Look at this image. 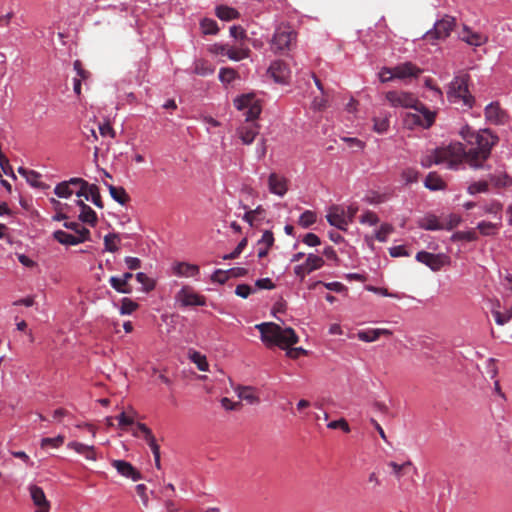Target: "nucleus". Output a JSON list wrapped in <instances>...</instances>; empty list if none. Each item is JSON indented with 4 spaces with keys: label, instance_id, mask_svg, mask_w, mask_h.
Segmentation results:
<instances>
[{
    "label": "nucleus",
    "instance_id": "nucleus-53",
    "mask_svg": "<svg viewBox=\"0 0 512 512\" xmlns=\"http://www.w3.org/2000/svg\"><path fill=\"white\" fill-rule=\"evenodd\" d=\"M358 338L364 342H373V341H376L377 339H379L378 332L376 331V329L360 331L358 333Z\"/></svg>",
    "mask_w": 512,
    "mask_h": 512
},
{
    "label": "nucleus",
    "instance_id": "nucleus-14",
    "mask_svg": "<svg viewBox=\"0 0 512 512\" xmlns=\"http://www.w3.org/2000/svg\"><path fill=\"white\" fill-rule=\"evenodd\" d=\"M268 72L271 74V77L277 83H287L290 78L291 71L288 65L282 60H276L271 63Z\"/></svg>",
    "mask_w": 512,
    "mask_h": 512
},
{
    "label": "nucleus",
    "instance_id": "nucleus-54",
    "mask_svg": "<svg viewBox=\"0 0 512 512\" xmlns=\"http://www.w3.org/2000/svg\"><path fill=\"white\" fill-rule=\"evenodd\" d=\"M247 239L243 238L237 245V247L229 254L224 255V260H231L237 258L247 246Z\"/></svg>",
    "mask_w": 512,
    "mask_h": 512
},
{
    "label": "nucleus",
    "instance_id": "nucleus-61",
    "mask_svg": "<svg viewBox=\"0 0 512 512\" xmlns=\"http://www.w3.org/2000/svg\"><path fill=\"white\" fill-rule=\"evenodd\" d=\"M327 427L329 429H342L346 433L350 432V427L347 421L343 418L329 422Z\"/></svg>",
    "mask_w": 512,
    "mask_h": 512
},
{
    "label": "nucleus",
    "instance_id": "nucleus-35",
    "mask_svg": "<svg viewBox=\"0 0 512 512\" xmlns=\"http://www.w3.org/2000/svg\"><path fill=\"white\" fill-rule=\"evenodd\" d=\"M304 264L306 266L307 273H310L321 268L324 264V260L320 256L309 254Z\"/></svg>",
    "mask_w": 512,
    "mask_h": 512
},
{
    "label": "nucleus",
    "instance_id": "nucleus-18",
    "mask_svg": "<svg viewBox=\"0 0 512 512\" xmlns=\"http://www.w3.org/2000/svg\"><path fill=\"white\" fill-rule=\"evenodd\" d=\"M395 78L406 79L409 77H417L422 70L411 62L399 64L393 68Z\"/></svg>",
    "mask_w": 512,
    "mask_h": 512
},
{
    "label": "nucleus",
    "instance_id": "nucleus-17",
    "mask_svg": "<svg viewBox=\"0 0 512 512\" xmlns=\"http://www.w3.org/2000/svg\"><path fill=\"white\" fill-rule=\"evenodd\" d=\"M235 393L238 397L239 405L242 401L247 404H256L259 402V396L254 386H234Z\"/></svg>",
    "mask_w": 512,
    "mask_h": 512
},
{
    "label": "nucleus",
    "instance_id": "nucleus-44",
    "mask_svg": "<svg viewBox=\"0 0 512 512\" xmlns=\"http://www.w3.org/2000/svg\"><path fill=\"white\" fill-rule=\"evenodd\" d=\"M136 280L143 285V290L145 292L152 291L155 288V281L149 278L145 273H137Z\"/></svg>",
    "mask_w": 512,
    "mask_h": 512
},
{
    "label": "nucleus",
    "instance_id": "nucleus-39",
    "mask_svg": "<svg viewBox=\"0 0 512 512\" xmlns=\"http://www.w3.org/2000/svg\"><path fill=\"white\" fill-rule=\"evenodd\" d=\"M142 429L145 431L146 433V436L148 438V441H147V444L149 445V447L151 448L152 450V453H153V456H154V459H158L160 458V447L159 445L156 443V439L154 437V435L152 434V431L149 427H143L142 426Z\"/></svg>",
    "mask_w": 512,
    "mask_h": 512
},
{
    "label": "nucleus",
    "instance_id": "nucleus-20",
    "mask_svg": "<svg viewBox=\"0 0 512 512\" xmlns=\"http://www.w3.org/2000/svg\"><path fill=\"white\" fill-rule=\"evenodd\" d=\"M460 38L471 46H481L488 40L487 36L478 32H473L467 26L464 27Z\"/></svg>",
    "mask_w": 512,
    "mask_h": 512
},
{
    "label": "nucleus",
    "instance_id": "nucleus-5",
    "mask_svg": "<svg viewBox=\"0 0 512 512\" xmlns=\"http://www.w3.org/2000/svg\"><path fill=\"white\" fill-rule=\"evenodd\" d=\"M464 155V145L460 142L451 143L446 147L435 149L432 153L421 159V165L425 168L433 164L447 163L449 169H457Z\"/></svg>",
    "mask_w": 512,
    "mask_h": 512
},
{
    "label": "nucleus",
    "instance_id": "nucleus-3",
    "mask_svg": "<svg viewBox=\"0 0 512 512\" xmlns=\"http://www.w3.org/2000/svg\"><path fill=\"white\" fill-rule=\"evenodd\" d=\"M477 147L468 151L464 149L461 163L465 160L474 169L484 168V163L489 159L492 148L498 143L499 138L490 129L479 131L475 136Z\"/></svg>",
    "mask_w": 512,
    "mask_h": 512
},
{
    "label": "nucleus",
    "instance_id": "nucleus-25",
    "mask_svg": "<svg viewBox=\"0 0 512 512\" xmlns=\"http://www.w3.org/2000/svg\"><path fill=\"white\" fill-rule=\"evenodd\" d=\"M109 283L111 287L118 293L131 294L133 291L132 285L128 282H125L121 277L111 276Z\"/></svg>",
    "mask_w": 512,
    "mask_h": 512
},
{
    "label": "nucleus",
    "instance_id": "nucleus-34",
    "mask_svg": "<svg viewBox=\"0 0 512 512\" xmlns=\"http://www.w3.org/2000/svg\"><path fill=\"white\" fill-rule=\"evenodd\" d=\"M388 466L392 468L393 474L398 479L401 478L407 472L408 469L413 468L414 470H416V468L413 467V464L410 461H407L401 465L391 461L388 463Z\"/></svg>",
    "mask_w": 512,
    "mask_h": 512
},
{
    "label": "nucleus",
    "instance_id": "nucleus-49",
    "mask_svg": "<svg viewBox=\"0 0 512 512\" xmlns=\"http://www.w3.org/2000/svg\"><path fill=\"white\" fill-rule=\"evenodd\" d=\"M40 177L41 175L38 172L32 170L30 173H28L25 179L33 187L42 189L47 188L48 186L40 181Z\"/></svg>",
    "mask_w": 512,
    "mask_h": 512
},
{
    "label": "nucleus",
    "instance_id": "nucleus-10",
    "mask_svg": "<svg viewBox=\"0 0 512 512\" xmlns=\"http://www.w3.org/2000/svg\"><path fill=\"white\" fill-rule=\"evenodd\" d=\"M175 300L183 307L204 306L206 298L196 292L190 286L182 287L176 294Z\"/></svg>",
    "mask_w": 512,
    "mask_h": 512
},
{
    "label": "nucleus",
    "instance_id": "nucleus-64",
    "mask_svg": "<svg viewBox=\"0 0 512 512\" xmlns=\"http://www.w3.org/2000/svg\"><path fill=\"white\" fill-rule=\"evenodd\" d=\"M502 208H503V206L501 203H499L497 201H492L491 203L486 204L484 206V211H485V213L497 215L498 213L501 212Z\"/></svg>",
    "mask_w": 512,
    "mask_h": 512
},
{
    "label": "nucleus",
    "instance_id": "nucleus-51",
    "mask_svg": "<svg viewBox=\"0 0 512 512\" xmlns=\"http://www.w3.org/2000/svg\"><path fill=\"white\" fill-rule=\"evenodd\" d=\"M230 278L229 270H221L217 269L211 276V280L213 282H217L219 284H224Z\"/></svg>",
    "mask_w": 512,
    "mask_h": 512
},
{
    "label": "nucleus",
    "instance_id": "nucleus-27",
    "mask_svg": "<svg viewBox=\"0 0 512 512\" xmlns=\"http://www.w3.org/2000/svg\"><path fill=\"white\" fill-rule=\"evenodd\" d=\"M418 225L420 228L430 231L440 230L442 228L437 217L434 215H429L420 219L418 221Z\"/></svg>",
    "mask_w": 512,
    "mask_h": 512
},
{
    "label": "nucleus",
    "instance_id": "nucleus-33",
    "mask_svg": "<svg viewBox=\"0 0 512 512\" xmlns=\"http://www.w3.org/2000/svg\"><path fill=\"white\" fill-rule=\"evenodd\" d=\"M189 359L197 366L199 370L206 371L208 369V362L206 356L201 354L200 352H189Z\"/></svg>",
    "mask_w": 512,
    "mask_h": 512
},
{
    "label": "nucleus",
    "instance_id": "nucleus-40",
    "mask_svg": "<svg viewBox=\"0 0 512 512\" xmlns=\"http://www.w3.org/2000/svg\"><path fill=\"white\" fill-rule=\"evenodd\" d=\"M203 34L214 35L217 34L219 28L215 20L205 18L200 23Z\"/></svg>",
    "mask_w": 512,
    "mask_h": 512
},
{
    "label": "nucleus",
    "instance_id": "nucleus-31",
    "mask_svg": "<svg viewBox=\"0 0 512 512\" xmlns=\"http://www.w3.org/2000/svg\"><path fill=\"white\" fill-rule=\"evenodd\" d=\"M194 73L200 76H208L214 73V67L205 60H198L194 64Z\"/></svg>",
    "mask_w": 512,
    "mask_h": 512
},
{
    "label": "nucleus",
    "instance_id": "nucleus-19",
    "mask_svg": "<svg viewBox=\"0 0 512 512\" xmlns=\"http://www.w3.org/2000/svg\"><path fill=\"white\" fill-rule=\"evenodd\" d=\"M268 186L271 193L283 196L287 192V181L276 173H271L268 178Z\"/></svg>",
    "mask_w": 512,
    "mask_h": 512
},
{
    "label": "nucleus",
    "instance_id": "nucleus-42",
    "mask_svg": "<svg viewBox=\"0 0 512 512\" xmlns=\"http://www.w3.org/2000/svg\"><path fill=\"white\" fill-rule=\"evenodd\" d=\"M248 53V49H236L228 46L225 55L231 60L239 61L248 57Z\"/></svg>",
    "mask_w": 512,
    "mask_h": 512
},
{
    "label": "nucleus",
    "instance_id": "nucleus-8",
    "mask_svg": "<svg viewBox=\"0 0 512 512\" xmlns=\"http://www.w3.org/2000/svg\"><path fill=\"white\" fill-rule=\"evenodd\" d=\"M415 258L433 271H439L450 262L449 256L444 253L433 254L427 251H419Z\"/></svg>",
    "mask_w": 512,
    "mask_h": 512
},
{
    "label": "nucleus",
    "instance_id": "nucleus-11",
    "mask_svg": "<svg viewBox=\"0 0 512 512\" xmlns=\"http://www.w3.org/2000/svg\"><path fill=\"white\" fill-rule=\"evenodd\" d=\"M80 236L69 234L62 230H57L53 233L56 241L63 245H77L89 239L90 231L87 228H81Z\"/></svg>",
    "mask_w": 512,
    "mask_h": 512
},
{
    "label": "nucleus",
    "instance_id": "nucleus-46",
    "mask_svg": "<svg viewBox=\"0 0 512 512\" xmlns=\"http://www.w3.org/2000/svg\"><path fill=\"white\" fill-rule=\"evenodd\" d=\"M316 222V214L313 211L306 210L299 218V225L303 228H308Z\"/></svg>",
    "mask_w": 512,
    "mask_h": 512
},
{
    "label": "nucleus",
    "instance_id": "nucleus-4",
    "mask_svg": "<svg viewBox=\"0 0 512 512\" xmlns=\"http://www.w3.org/2000/svg\"><path fill=\"white\" fill-rule=\"evenodd\" d=\"M256 328L261 334L262 341L267 346L276 345L282 349H287L299 340L292 328H282L274 322L257 324Z\"/></svg>",
    "mask_w": 512,
    "mask_h": 512
},
{
    "label": "nucleus",
    "instance_id": "nucleus-16",
    "mask_svg": "<svg viewBox=\"0 0 512 512\" xmlns=\"http://www.w3.org/2000/svg\"><path fill=\"white\" fill-rule=\"evenodd\" d=\"M112 466L117 470V472L126 477L131 478L133 481H138L142 479V475L139 471H137L131 463L125 460H113L111 462Z\"/></svg>",
    "mask_w": 512,
    "mask_h": 512
},
{
    "label": "nucleus",
    "instance_id": "nucleus-59",
    "mask_svg": "<svg viewBox=\"0 0 512 512\" xmlns=\"http://www.w3.org/2000/svg\"><path fill=\"white\" fill-rule=\"evenodd\" d=\"M254 292V289L248 284H239L236 286L235 294L241 298H247Z\"/></svg>",
    "mask_w": 512,
    "mask_h": 512
},
{
    "label": "nucleus",
    "instance_id": "nucleus-32",
    "mask_svg": "<svg viewBox=\"0 0 512 512\" xmlns=\"http://www.w3.org/2000/svg\"><path fill=\"white\" fill-rule=\"evenodd\" d=\"M79 219L91 226H95L97 223L96 212L90 206L83 207Z\"/></svg>",
    "mask_w": 512,
    "mask_h": 512
},
{
    "label": "nucleus",
    "instance_id": "nucleus-38",
    "mask_svg": "<svg viewBox=\"0 0 512 512\" xmlns=\"http://www.w3.org/2000/svg\"><path fill=\"white\" fill-rule=\"evenodd\" d=\"M142 429L145 431L146 433V436L148 438V441H147V444L149 445V447L151 448L152 450V453H153V456H154V459H158L160 458V447L159 445L156 443V439L154 437V435L152 434V431L149 427H143L142 426Z\"/></svg>",
    "mask_w": 512,
    "mask_h": 512
},
{
    "label": "nucleus",
    "instance_id": "nucleus-63",
    "mask_svg": "<svg viewBox=\"0 0 512 512\" xmlns=\"http://www.w3.org/2000/svg\"><path fill=\"white\" fill-rule=\"evenodd\" d=\"M262 212H263L262 206H258L254 210L247 211L243 216V220H245L247 223H249L250 226H253L255 216L258 214H261Z\"/></svg>",
    "mask_w": 512,
    "mask_h": 512
},
{
    "label": "nucleus",
    "instance_id": "nucleus-62",
    "mask_svg": "<svg viewBox=\"0 0 512 512\" xmlns=\"http://www.w3.org/2000/svg\"><path fill=\"white\" fill-rule=\"evenodd\" d=\"M389 127V120L387 118H375L374 130L378 133H384Z\"/></svg>",
    "mask_w": 512,
    "mask_h": 512
},
{
    "label": "nucleus",
    "instance_id": "nucleus-12",
    "mask_svg": "<svg viewBox=\"0 0 512 512\" xmlns=\"http://www.w3.org/2000/svg\"><path fill=\"white\" fill-rule=\"evenodd\" d=\"M484 115L486 121L493 125H503L508 118L506 111L501 108L498 102L488 104L484 109Z\"/></svg>",
    "mask_w": 512,
    "mask_h": 512
},
{
    "label": "nucleus",
    "instance_id": "nucleus-1",
    "mask_svg": "<svg viewBox=\"0 0 512 512\" xmlns=\"http://www.w3.org/2000/svg\"><path fill=\"white\" fill-rule=\"evenodd\" d=\"M386 99L394 107L413 108L415 110V112L407 113L405 116V124L409 127L418 125L429 128L435 121V114L409 92L389 91L386 93Z\"/></svg>",
    "mask_w": 512,
    "mask_h": 512
},
{
    "label": "nucleus",
    "instance_id": "nucleus-22",
    "mask_svg": "<svg viewBox=\"0 0 512 512\" xmlns=\"http://www.w3.org/2000/svg\"><path fill=\"white\" fill-rule=\"evenodd\" d=\"M199 267L195 264L177 262L173 266V273L179 277H194L199 274Z\"/></svg>",
    "mask_w": 512,
    "mask_h": 512
},
{
    "label": "nucleus",
    "instance_id": "nucleus-9",
    "mask_svg": "<svg viewBox=\"0 0 512 512\" xmlns=\"http://www.w3.org/2000/svg\"><path fill=\"white\" fill-rule=\"evenodd\" d=\"M455 26V19L450 16H445L437 21L433 30L428 31L425 35L427 40H441L447 38Z\"/></svg>",
    "mask_w": 512,
    "mask_h": 512
},
{
    "label": "nucleus",
    "instance_id": "nucleus-50",
    "mask_svg": "<svg viewBox=\"0 0 512 512\" xmlns=\"http://www.w3.org/2000/svg\"><path fill=\"white\" fill-rule=\"evenodd\" d=\"M392 231V225L384 223L380 226L379 230H377L375 237L379 242H385Z\"/></svg>",
    "mask_w": 512,
    "mask_h": 512
},
{
    "label": "nucleus",
    "instance_id": "nucleus-58",
    "mask_svg": "<svg viewBox=\"0 0 512 512\" xmlns=\"http://www.w3.org/2000/svg\"><path fill=\"white\" fill-rule=\"evenodd\" d=\"M418 171L413 168H407L402 172V179L407 183H414L418 180Z\"/></svg>",
    "mask_w": 512,
    "mask_h": 512
},
{
    "label": "nucleus",
    "instance_id": "nucleus-52",
    "mask_svg": "<svg viewBox=\"0 0 512 512\" xmlns=\"http://www.w3.org/2000/svg\"><path fill=\"white\" fill-rule=\"evenodd\" d=\"M73 66L77 73L76 78L81 79V81H86L90 78L91 73L83 68L82 62L80 60H75Z\"/></svg>",
    "mask_w": 512,
    "mask_h": 512
},
{
    "label": "nucleus",
    "instance_id": "nucleus-36",
    "mask_svg": "<svg viewBox=\"0 0 512 512\" xmlns=\"http://www.w3.org/2000/svg\"><path fill=\"white\" fill-rule=\"evenodd\" d=\"M89 201H91L96 207L102 209L104 207L101 199L100 191L97 185L89 184L88 186Z\"/></svg>",
    "mask_w": 512,
    "mask_h": 512
},
{
    "label": "nucleus",
    "instance_id": "nucleus-21",
    "mask_svg": "<svg viewBox=\"0 0 512 512\" xmlns=\"http://www.w3.org/2000/svg\"><path fill=\"white\" fill-rule=\"evenodd\" d=\"M67 447L74 450L76 453L83 455L87 460L95 461L97 459L95 447L92 445L72 441L68 443Z\"/></svg>",
    "mask_w": 512,
    "mask_h": 512
},
{
    "label": "nucleus",
    "instance_id": "nucleus-2",
    "mask_svg": "<svg viewBox=\"0 0 512 512\" xmlns=\"http://www.w3.org/2000/svg\"><path fill=\"white\" fill-rule=\"evenodd\" d=\"M238 110L245 111V121L237 128V135L245 145L253 143L259 134L260 126L255 122L259 117L262 107L254 94H244L234 100Z\"/></svg>",
    "mask_w": 512,
    "mask_h": 512
},
{
    "label": "nucleus",
    "instance_id": "nucleus-7",
    "mask_svg": "<svg viewBox=\"0 0 512 512\" xmlns=\"http://www.w3.org/2000/svg\"><path fill=\"white\" fill-rule=\"evenodd\" d=\"M296 43L297 32L291 25L281 23L273 34L270 48L274 53L286 54L296 46Z\"/></svg>",
    "mask_w": 512,
    "mask_h": 512
},
{
    "label": "nucleus",
    "instance_id": "nucleus-26",
    "mask_svg": "<svg viewBox=\"0 0 512 512\" xmlns=\"http://www.w3.org/2000/svg\"><path fill=\"white\" fill-rule=\"evenodd\" d=\"M111 197L121 205H125L129 201V195L126 190L121 186H113L107 184Z\"/></svg>",
    "mask_w": 512,
    "mask_h": 512
},
{
    "label": "nucleus",
    "instance_id": "nucleus-6",
    "mask_svg": "<svg viewBox=\"0 0 512 512\" xmlns=\"http://www.w3.org/2000/svg\"><path fill=\"white\" fill-rule=\"evenodd\" d=\"M469 75L462 74L454 77L447 91V98L450 103L461 104L468 109L474 104V97L468 90Z\"/></svg>",
    "mask_w": 512,
    "mask_h": 512
},
{
    "label": "nucleus",
    "instance_id": "nucleus-47",
    "mask_svg": "<svg viewBox=\"0 0 512 512\" xmlns=\"http://www.w3.org/2000/svg\"><path fill=\"white\" fill-rule=\"evenodd\" d=\"M488 187H489V184L487 181H478V182H473L471 183L468 188H467V191L470 195H474V194H477V193H484V192H487L488 191Z\"/></svg>",
    "mask_w": 512,
    "mask_h": 512
},
{
    "label": "nucleus",
    "instance_id": "nucleus-60",
    "mask_svg": "<svg viewBox=\"0 0 512 512\" xmlns=\"http://www.w3.org/2000/svg\"><path fill=\"white\" fill-rule=\"evenodd\" d=\"M477 228L482 235L488 236L494 233L496 225L491 222L482 221L478 223Z\"/></svg>",
    "mask_w": 512,
    "mask_h": 512
},
{
    "label": "nucleus",
    "instance_id": "nucleus-15",
    "mask_svg": "<svg viewBox=\"0 0 512 512\" xmlns=\"http://www.w3.org/2000/svg\"><path fill=\"white\" fill-rule=\"evenodd\" d=\"M29 493L33 504L37 507L35 512H49L50 502L47 500L43 489L37 485L29 486Z\"/></svg>",
    "mask_w": 512,
    "mask_h": 512
},
{
    "label": "nucleus",
    "instance_id": "nucleus-30",
    "mask_svg": "<svg viewBox=\"0 0 512 512\" xmlns=\"http://www.w3.org/2000/svg\"><path fill=\"white\" fill-rule=\"evenodd\" d=\"M499 307L500 304L497 302L496 307L492 309V315L498 325H504L512 318V307L506 310L505 313L498 311L497 308Z\"/></svg>",
    "mask_w": 512,
    "mask_h": 512
},
{
    "label": "nucleus",
    "instance_id": "nucleus-24",
    "mask_svg": "<svg viewBox=\"0 0 512 512\" xmlns=\"http://www.w3.org/2000/svg\"><path fill=\"white\" fill-rule=\"evenodd\" d=\"M424 185L431 191L443 190L446 187V183L436 172H430L426 176Z\"/></svg>",
    "mask_w": 512,
    "mask_h": 512
},
{
    "label": "nucleus",
    "instance_id": "nucleus-56",
    "mask_svg": "<svg viewBox=\"0 0 512 512\" xmlns=\"http://www.w3.org/2000/svg\"><path fill=\"white\" fill-rule=\"evenodd\" d=\"M236 78V72L232 68H222L219 72V79L222 82L230 83Z\"/></svg>",
    "mask_w": 512,
    "mask_h": 512
},
{
    "label": "nucleus",
    "instance_id": "nucleus-23",
    "mask_svg": "<svg viewBox=\"0 0 512 512\" xmlns=\"http://www.w3.org/2000/svg\"><path fill=\"white\" fill-rule=\"evenodd\" d=\"M274 244V235L271 231L266 230L261 239L258 241L257 245L259 246L258 249V257L264 258L267 256L269 249Z\"/></svg>",
    "mask_w": 512,
    "mask_h": 512
},
{
    "label": "nucleus",
    "instance_id": "nucleus-13",
    "mask_svg": "<svg viewBox=\"0 0 512 512\" xmlns=\"http://www.w3.org/2000/svg\"><path fill=\"white\" fill-rule=\"evenodd\" d=\"M328 223L336 228L346 231L349 221L346 218L345 209L339 205H332L326 215Z\"/></svg>",
    "mask_w": 512,
    "mask_h": 512
},
{
    "label": "nucleus",
    "instance_id": "nucleus-29",
    "mask_svg": "<svg viewBox=\"0 0 512 512\" xmlns=\"http://www.w3.org/2000/svg\"><path fill=\"white\" fill-rule=\"evenodd\" d=\"M120 236L116 233H109L104 237L105 250L109 252H116L119 249Z\"/></svg>",
    "mask_w": 512,
    "mask_h": 512
},
{
    "label": "nucleus",
    "instance_id": "nucleus-28",
    "mask_svg": "<svg viewBox=\"0 0 512 512\" xmlns=\"http://www.w3.org/2000/svg\"><path fill=\"white\" fill-rule=\"evenodd\" d=\"M216 15L221 20L229 21L236 19L239 16V13L234 8L221 5L216 8Z\"/></svg>",
    "mask_w": 512,
    "mask_h": 512
},
{
    "label": "nucleus",
    "instance_id": "nucleus-55",
    "mask_svg": "<svg viewBox=\"0 0 512 512\" xmlns=\"http://www.w3.org/2000/svg\"><path fill=\"white\" fill-rule=\"evenodd\" d=\"M318 285H323L325 286V288H327L328 290H331V291H335V292H342L344 290H346V287L340 283V282H329V283H323L321 281H317L313 284V288H315L316 286Z\"/></svg>",
    "mask_w": 512,
    "mask_h": 512
},
{
    "label": "nucleus",
    "instance_id": "nucleus-41",
    "mask_svg": "<svg viewBox=\"0 0 512 512\" xmlns=\"http://www.w3.org/2000/svg\"><path fill=\"white\" fill-rule=\"evenodd\" d=\"M138 303L134 302L130 298H123L121 300L120 314L129 315L138 309Z\"/></svg>",
    "mask_w": 512,
    "mask_h": 512
},
{
    "label": "nucleus",
    "instance_id": "nucleus-43",
    "mask_svg": "<svg viewBox=\"0 0 512 512\" xmlns=\"http://www.w3.org/2000/svg\"><path fill=\"white\" fill-rule=\"evenodd\" d=\"M478 239L477 233L474 230L470 231H457L453 234L452 240L454 241H476Z\"/></svg>",
    "mask_w": 512,
    "mask_h": 512
},
{
    "label": "nucleus",
    "instance_id": "nucleus-57",
    "mask_svg": "<svg viewBox=\"0 0 512 512\" xmlns=\"http://www.w3.org/2000/svg\"><path fill=\"white\" fill-rule=\"evenodd\" d=\"M360 222L362 224H368L370 226L376 225L379 222V218L376 213L372 211H366L361 217Z\"/></svg>",
    "mask_w": 512,
    "mask_h": 512
},
{
    "label": "nucleus",
    "instance_id": "nucleus-48",
    "mask_svg": "<svg viewBox=\"0 0 512 512\" xmlns=\"http://www.w3.org/2000/svg\"><path fill=\"white\" fill-rule=\"evenodd\" d=\"M64 436L58 435L54 438L46 437L41 440V447L45 448L51 446L53 448H58L64 443Z\"/></svg>",
    "mask_w": 512,
    "mask_h": 512
},
{
    "label": "nucleus",
    "instance_id": "nucleus-37",
    "mask_svg": "<svg viewBox=\"0 0 512 512\" xmlns=\"http://www.w3.org/2000/svg\"><path fill=\"white\" fill-rule=\"evenodd\" d=\"M489 180L494 186L498 188L507 187L512 184V179L506 173H501L499 175H490Z\"/></svg>",
    "mask_w": 512,
    "mask_h": 512
},
{
    "label": "nucleus",
    "instance_id": "nucleus-45",
    "mask_svg": "<svg viewBox=\"0 0 512 512\" xmlns=\"http://www.w3.org/2000/svg\"><path fill=\"white\" fill-rule=\"evenodd\" d=\"M54 193L60 198H68L73 194V190L67 181H63L56 185Z\"/></svg>",
    "mask_w": 512,
    "mask_h": 512
}]
</instances>
